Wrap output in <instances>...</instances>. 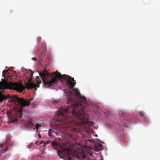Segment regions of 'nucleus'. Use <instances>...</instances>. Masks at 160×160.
<instances>
[{"label":"nucleus","mask_w":160,"mask_h":160,"mask_svg":"<svg viewBox=\"0 0 160 160\" xmlns=\"http://www.w3.org/2000/svg\"><path fill=\"white\" fill-rule=\"evenodd\" d=\"M39 74L45 87L46 88L57 85L58 80H66V85H69L70 88L75 92L76 96V98L74 100L72 98L68 99V102H76L75 104H72L73 108H76L79 107L81 108V110L78 112L76 111L74 109L70 111L68 109L60 108L56 113V115L59 118L58 120L60 121V124L62 125H67L70 121V114L73 115L76 118L80 120L78 122L80 125L87 124L88 122V116L85 112L83 107L85 108L87 106L88 102L85 97L81 96L78 89L73 88L76 84L74 78L68 75H62L57 71L53 73L52 77L50 80L47 78L49 73L46 70L40 72Z\"/></svg>","instance_id":"1"},{"label":"nucleus","mask_w":160,"mask_h":160,"mask_svg":"<svg viewBox=\"0 0 160 160\" xmlns=\"http://www.w3.org/2000/svg\"><path fill=\"white\" fill-rule=\"evenodd\" d=\"M6 86L10 89H13L20 92H21L23 89H25V87L23 84L21 83H12L11 82H8L7 81H5L4 83L0 82V90L5 89L6 88ZM8 98H11L12 102H17L22 107L29 106L30 102L33 99V98H31L28 100H25L22 98H19L16 95L10 97L9 95L6 96L0 93V101L1 102L4 99Z\"/></svg>","instance_id":"2"},{"label":"nucleus","mask_w":160,"mask_h":160,"mask_svg":"<svg viewBox=\"0 0 160 160\" xmlns=\"http://www.w3.org/2000/svg\"><path fill=\"white\" fill-rule=\"evenodd\" d=\"M58 154L61 158H65V160H73V155L69 148H62L60 150H57Z\"/></svg>","instance_id":"3"},{"label":"nucleus","mask_w":160,"mask_h":160,"mask_svg":"<svg viewBox=\"0 0 160 160\" xmlns=\"http://www.w3.org/2000/svg\"><path fill=\"white\" fill-rule=\"evenodd\" d=\"M10 145L7 142L1 144L0 146V149L2 153H4L8 151Z\"/></svg>","instance_id":"4"},{"label":"nucleus","mask_w":160,"mask_h":160,"mask_svg":"<svg viewBox=\"0 0 160 160\" xmlns=\"http://www.w3.org/2000/svg\"><path fill=\"white\" fill-rule=\"evenodd\" d=\"M103 146L102 144L99 143H96L95 145V150L97 151H99L102 150L103 148Z\"/></svg>","instance_id":"5"},{"label":"nucleus","mask_w":160,"mask_h":160,"mask_svg":"<svg viewBox=\"0 0 160 160\" xmlns=\"http://www.w3.org/2000/svg\"><path fill=\"white\" fill-rule=\"evenodd\" d=\"M37 85L33 83H30L27 85V88L28 89L35 88L36 87Z\"/></svg>","instance_id":"6"},{"label":"nucleus","mask_w":160,"mask_h":160,"mask_svg":"<svg viewBox=\"0 0 160 160\" xmlns=\"http://www.w3.org/2000/svg\"><path fill=\"white\" fill-rule=\"evenodd\" d=\"M41 126V125L38 123H37L36 125L35 128H34L35 129V128L36 129L37 132H38L39 131H40V130H39V128Z\"/></svg>","instance_id":"7"},{"label":"nucleus","mask_w":160,"mask_h":160,"mask_svg":"<svg viewBox=\"0 0 160 160\" xmlns=\"http://www.w3.org/2000/svg\"><path fill=\"white\" fill-rule=\"evenodd\" d=\"M36 79L37 83L39 84L42 82V81L41 79H40V78L39 77H36Z\"/></svg>","instance_id":"8"},{"label":"nucleus","mask_w":160,"mask_h":160,"mask_svg":"<svg viewBox=\"0 0 160 160\" xmlns=\"http://www.w3.org/2000/svg\"><path fill=\"white\" fill-rule=\"evenodd\" d=\"M54 132V131L52 130V129H50L49 130L48 132V135L49 136H52L53 134V132Z\"/></svg>","instance_id":"9"},{"label":"nucleus","mask_w":160,"mask_h":160,"mask_svg":"<svg viewBox=\"0 0 160 160\" xmlns=\"http://www.w3.org/2000/svg\"><path fill=\"white\" fill-rule=\"evenodd\" d=\"M72 131L74 132H79V130L77 128H72Z\"/></svg>","instance_id":"10"},{"label":"nucleus","mask_w":160,"mask_h":160,"mask_svg":"<svg viewBox=\"0 0 160 160\" xmlns=\"http://www.w3.org/2000/svg\"><path fill=\"white\" fill-rule=\"evenodd\" d=\"M30 122L31 123V125H32L34 124V121L32 119L30 120Z\"/></svg>","instance_id":"11"},{"label":"nucleus","mask_w":160,"mask_h":160,"mask_svg":"<svg viewBox=\"0 0 160 160\" xmlns=\"http://www.w3.org/2000/svg\"><path fill=\"white\" fill-rule=\"evenodd\" d=\"M57 143L56 142H52V145L53 146H56L57 145Z\"/></svg>","instance_id":"12"},{"label":"nucleus","mask_w":160,"mask_h":160,"mask_svg":"<svg viewBox=\"0 0 160 160\" xmlns=\"http://www.w3.org/2000/svg\"><path fill=\"white\" fill-rule=\"evenodd\" d=\"M32 144L30 143L29 145H28L27 146V147L28 148H30L31 147H32Z\"/></svg>","instance_id":"13"},{"label":"nucleus","mask_w":160,"mask_h":160,"mask_svg":"<svg viewBox=\"0 0 160 160\" xmlns=\"http://www.w3.org/2000/svg\"><path fill=\"white\" fill-rule=\"evenodd\" d=\"M41 40V37H39L38 38V40L39 42H40Z\"/></svg>","instance_id":"14"},{"label":"nucleus","mask_w":160,"mask_h":160,"mask_svg":"<svg viewBox=\"0 0 160 160\" xmlns=\"http://www.w3.org/2000/svg\"><path fill=\"white\" fill-rule=\"evenodd\" d=\"M35 143L37 144V145H39V142L38 141H36V142H35Z\"/></svg>","instance_id":"15"},{"label":"nucleus","mask_w":160,"mask_h":160,"mask_svg":"<svg viewBox=\"0 0 160 160\" xmlns=\"http://www.w3.org/2000/svg\"><path fill=\"white\" fill-rule=\"evenodd\" d=\"M43 143V141H41L40 142V144H42V143Z\"/></svg>","instance_id":"16"},{"label":"nucleus","mask_w":160,"mask_h":160,"mask_svg":"<svg viewBox=\"0 0 160 160\" xmlns=\"http://www.w3.org/2000/svg\"><path fill=\"white\" fill-rule=\"evenodd\" d=\"M4 72H8V70H4L3 71V73Z\"/></svg>","instance_id":"17"},{"label":"nucleus","mask_w":160,"mask_h":160,"mask_svg":"<svg viewBox=\"0 0 160 160\" xmlns=\"http://www.w3.org/2000/svg\"><path fill=\"white\" fill-rule=\"evenodd\" d=\"M45 145H46V144L45 143H44L42 145V146L43 147H44V146Z\"/></svg>","instance_id":"18"},{"label":"nucleus","mask_w":160,"mask_h":160,"mask_svg":"<svg viewBox=\"0 0 160 160\" xmlns=\"http://www.w3.org/2000/svg\"><path fill=\"white\" fill-rule=\"evenodd\" d=\"M2 75L3 76H4V74L3 73L2 74Z\"/></svg>","instance_id":"19"},{"label":"nucleus","mask_w":160,"mask_h":160,"mask_svg":"<svg viewBox=\"0 0 160 160\" xmlns=\"http://www.w3.org/2000/svg\"><path fill=\"white\" fill-rule=\"evenodd\" d=\"M71 93H72V92H71V91L70 92V94H71Z\"/></svg>","instance_id":"20"},{"label":"nucleus","mask_w":160,"mask_h":160,"mask_svg":"<svg viewBox=\"0 0 160 160\" xmlns=\"http://www.w3.org/2000/svg\"><path fill=\"white\" fill-rule=\"evenodd\" d=\"M16 121V120L15 121H13V122H15V121Z\"/></svg>","instance_id":"21"}]
</instances>
